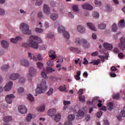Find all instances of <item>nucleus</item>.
Returning <instances> with one entry per match:
<instances>
[{
    "label": "nucleus",
    "mask_w": 125,
    "mask_h": 125,
    "mask_svg": "<svg viewBox=\"0 0 125 125\" xmlns=\"http://www.w3.org/2000/svg\"><path fill=\"white\" fill-rule=\"evenodd\" d=\"M42 42V41L40 38L32 35L29 37L28 43H23L22 46L23 47H32L35 49H38L39 48V43Z\"/></svg>",
    "instance_id": "obj_1"
},
{
    "label": "nucleus",
    "mask_w": 125,
    "mask_h": 125,
    "mask_svg": "<svg viewBox=\"0 0 125 125\" xmlns=\"http://www.w3.org/2000/svg\"><path fill=\"white\" fill-rule=\"evenodd\" d=\"M45 89H46V82L45 81L43 80L40 84L37 85L36 92L38 94H41V93H42L43 91L45 90Z\"/></svg>",
    "instance_id": "obj_2"
},
{
    "label": "nucleus",
    "mask_w": 125,
    "mask_h": 125,
    "mask_svg": "<svg viewBox=\"0 0 125 125\" xmlns=\"http://www.w3.org/2000/svg\"><path fill=\"white\" fill-rule=\"evenodd\" d=\"M75 42L77 45H80L82 43L84 48H89L90 46L89 43L87 42L86 40L84 39L81 40L80 38H77L76 39Z\"/></svg>",
    "instance_id": "obj_3"
},
{
    "label": "nucleus",
    "mask_w": 125,
    "mask_h": 125,
    "mask_svg": "<svg viewBox=\"0 0 125 125\" xmlns=\"http://www.w3.org/2000/svg\"><path fill=\"white\" fill-rule=\"evenodd\" d=\"M29 25L25 23H22L21 24L20 29L22 31L23 34H24L25 35H30V34H31V30L29 29Z\"/></svg>",
    "instance_id": "obj_4"
},
{
    "label": "nucleus",
    "mask_w": 125,
    "mask_h": 125,
    "mask_svg": "<svg viewBox=\"0 0 125 125\" xmlns=\"http://www.w3.org/2000/svg\"><path fill=\"white\" fill-rule=\"evenodd\" d=\"M58 32L60 34L63 33V35L64 37L67 40L70 39V34L69 32L67 31H65V27H63V26L61 25L58 28Z\"/></svg>",
    "instance_id": "obj_5"
},
{
    "label": "nucleus",
    "mask_w": 125,
    "mask_h": 125,
    "mask_svg": "<svg viewBox=\"0 0 125 125\" xmlns=\"http://www.w3.org/2000/svg\"><path fill=\"white\" fill-rule=\"evenodd\" d=\"M29 74L27 75L28 78H29L30 81H32V77L35 76L37 74V70L33 67H31L29 70Z\"/></svg>",
    "instance_id": "obj_6"
},
{
    "label": "nucleus",
    "mask_w": 125,
    "mask_h": 125,
    "mask_svg": "<svg viewBox=\"0 0 125 125\" xmlns=\"http://www.w3.org/2000/svg\"><path fill=\"white\" fill-rule=\"evenodd\" d=\"M125 40L124 38H121L120 39V43H119V47L122 49L123 51L125 52Z\"/></svg>",
    "instance_id": "obj_7"
},
{
    "label": "nucleus",
    "mask_w": 125,
    "mask_h": 125,
    "mask_svg": "<svg viewBox=\"0 0 125 125\" xmlns=\"http://www.w3.org/2000/svg\"><path fill=\"white\" fill-rule=\"evenodd\" d=\"M19 111L21 114H26L28 110L25 105H20L18 107Z\"/></svg>",
    "instance_id": "obj_8"
},
{
    "label": "nucleus",
    "mask_w": 125,
    "mask_h": 125,
    "mask_svg": "<svg viewBox=\"0 0 125 125\" xmlns=\"http://www.w3.org/2000/svg\"><path fill=\"white\" fill-rule=\"evenodd\" d=\"M20 64L21 66H23V67H29L30 66L29 61L25 59H23L21 61Z\"/></svg>",
    "instance_id": "obj_9"
},
{
    "label": "nucleus",
    "mask_w": 125,
    "mask_h": 125,
    "mask_svg": "<svg viewBox=\"0 0 125 125\" xmlns=\"http://www.w3.org/2000/svg\"><path fill=\"white\" fill-rule=\"evenodd\" d=\"M14 98V95L13 94H9L7 95L6 97L5 98L6 101L9 104H11L12 103V100Z\"/></svg>",
    "instance_id": "obj_10"
},
{
    "label": "nucleus",
    "mask_w": 125,
    "mask_h": 125,
    "mask_svg": "<svg viewBox=\"0 0 125 125\" xmlns=\"http://www.w3.org/2000/svg\"><path fill=\"white\" fill-rule=\"evenodd\" d=\"M43 12L47 15H49L50 14V7L46 4H44L43 7Z\"/></svg>",
    "instance_id": "obj_11"
},
{
    "label": "nucleus",
    "mask_w": 125,
    "mask_h": 125,
    "mask_svg": "<svg viewBox=\"0 0 125 125\" xmlns=\"http://www.w3.org/2000/svg\"><path fill=\"white\" fill-rule=\"evenodd\" d=\"M12 85H13V83L12 82H8L4 88L5 91H9L12 88Z\"/></svg>",
    "instance_id": "obj_12"
},
{
    "label": "nucleus",
    "mask_w": 125,
    "mask_h": 125,
    "mask_svg": "<svg viewBox=\"0 0 125 125\" xmlns=\"http://www.w3.org/2000/svg\"><path fill=\"white\" fill-rule=\"evenodd\" d=\"M82 7L83 8V9H87V10H92V9H93V7L88 3L82 4Z\"/></svg>",
    "instance_id": "obj_13"
},
{
    "label": "nucleus",
    "mask_w": 125,
    "mask_h": 125,
    "mask_svg": "<svg viewBox=\"0 0 125 125\" xmlns=\"http://www.w3.org/2000/svg\"><path fill=\"white\" fill-rule=\"evenodd\" d=\"M49 57L51 58V60H53V59H56V56L55 55V51L50 50L49 52Z\"/></svg>",
    "instance_id": "obj_14"
},
{
    "label": "nucleus",
    "mask_w": 125,
    "mask_h": 125,
    "mask_svg": "<svg viewBox=\"0 0 125 125\" xmlns=\"http://www.w3.org/2000/svg\"><path fill=\"white\" fill-rule=\"evenodd\" d=\"M20 77V76L19 74L16 73V74H12L10 76V79L11 80H12V81H16V80H17L18 78Z\"/></svg>",
    "instance_id": "obj_15"
},
{
    "label": "nucleus",
    "mask_w": 125,
    "mask_h": 125,
    "mask_svg": "<svg viewBox=\"0 0 125 125\" xmlns=\"http://www.w3.org/2000/svg\"><path fill=\"white\" fill-rule=\"evenodd\" d=\"M104 47L107 50H112L113 49V45L108 43H104Z\"/></svg>",
    "instance_id": "obj_16"
},
{
    "label": "nucleus",
    "mask_w": 125,
    "mask_h": 125,
    "mask_svg": "<svg viewBox=\"0 0 125 125\" xmlns=\"http://www.w3.org/2000/svg\"><path fill=\"white\" fill-rule=\"evenodd\" d=\"M55 113H56V110L54 108L50 109L48 111V115L50 117H53L55 115Z\"/></svg>",
    "instance_id": "obj_17"
},
{
    "label": "nucleus",
    "mask_w": 125,
    "mask_h": 125,
    "mask_svg": "<svg viewBox=\"0 0 125 125\" xmlns=\"http://www.w3.org/2000/svg\"><path fill=\"white\" fill-rule=\"evenodd\" d=\"M1 46L3 47V48H8V46H9V43L8 42L5 40H2L1 42Z\"/></svg>",
    "instance_id": "obj_18"
},
{
    "label": "nucleus",
    "mask_w": 125,
    "mask_h": 125,
    "mask_svg": "<svg viewBox=\"0 0 125 125\" xmlns=\"http://www.w3.org/2000/svg\"><path fill=\"white\" fill-rule=\"evenodd\" d=\"M77 30L79 33L83 34L85 32V29L82 25H79L77 27Z\"/></svg>",
    "instance_id": "obj_19"
},
{
    "label": "nucleus",
    "mask_w": 125,
    "mask_h": 125,
    "mask_svg": "<svg viewBox=\"0 0 125 125\" xmlns=\"http://www.w3.org/2000/svg\"><path fill=\"white\" fill-rule=\"evenodd\" d=\"M87 26L89 29H91L92 31H96V27L94 26V24L92 23L88 22L87 23Z\"/></svg>",
    "instance_id": "obj_20"
},
{
    "label": "nucleus",
    "mask_w": 125,
    "mask_h": 125,
    "mask_svg": "<svg viewBox=\"0 0 125 125\" xmlns=\"http://www.w3.org/2000/svg\"><path fill=\"white\" fill-rule=\"evenodd\" d=\"M21 38L20 36L16 37L15 39H11V42H13V43H17V42L18 41H20L21 40Z\"/></svg>",
    "instance_id": "obj_21"
},
{
    "label": "nucleus",
    "mask_w": 125,
    "mask_h": 125,
    "mask_svg": "<svg viewBox=\"0 0 125 125\" xmlns=\"http://www.w3.org/2000/svg\"><path fill=\"white\" fill-rule=\"evenodd\" d=\"M70 49L71 51H72V52H75V53H79V52H81V50L78 48L71 47Z\"/></svg>",
    "instance_id": "obj_22"
},
{
    "label": "nucleus",
    "mask_w": 125,
    "mask_h": 125,
    "mask_svg": "<svg viewBox=\"0 0 125 125\" xmlns=\"http://www.w3.org/2000/svg\"><path fill=\"white\" fill-rule=\"evenodd\" d=\"M118 26L120 28H125V21L124 20H121L118 23Z\"/></svg>",
    "instance_id": "obj_23"
},
{
    "label": "nucleus",
    "mask_w": 125,
    "mask_h": 125,
    "mask_svg": "<svg viewBox=\"0 0 125 125\" xmlns=\"http://www.w3.org/2000/svg\"><path fill=\"white\" fill-rule=\"evenodd\" d=\"M3 122L5 123L8 122H11L12 121V117L11 116H5L3 119Z\"/></svg>",
    "instance_id": "obj_24"
},
{
    "label": "nucleus",
    "mask_w": 125,
    "mask_h": 125,
    "mask_svg": "<svg viewBox=\"0 0 125 125\" xmlns=\"http://www.w3.org/2000/svg\"><path fill=\"white\" fill-rule=\"evenodd\" d=\"M77 117H83L84 116V111L83 110H79L77 114Z\"/></svg>",
    "instance_id": "obj_25"
},
{
    "label": "nucleus",
    "mask_w": 125,
    "mask_h": 125,
    "mask_svg": "<svg viewBox=\"0 0 125 125\" xmlns=\"http://www.w3.org/2000/svg\"><path fill=\"white\" fill-rule=\"evenodd\" d=\"M58 89L60 91H65V92H66L67 87H66V85H64V86H60Z\"/></svg>",
    "instance_id": "obj_26"
},
{
    "label": "nucleus",
    "mask_w": 125,
    "mask_h": 125,
    "mask_svg": "<svg viewBox=\"0 0 125 125\" xmlns=\"http://www.w3.org/2000/svg\"><path fill=\"white\" fill-rule=\"evenodd\" d=\"M99 29L101 30H104L106 29V24L104 23H101L98 25Z\"/></svg>",
    "instance_id": "obj_27"
},
{
    "label": "nucleus",
    "mask_w": 125,
    "mask_h": 125,
    "mask_svg": "<svg viewBox=\"0 0 125 125\" xmlns=\"http://www.w3.org/2000/svg\"><path fill=\"white\" fill-rule=\"evenodd\" d=\"M38 111L39 112H43L45 110V105H42L37 108Z\"/></svg>",
    "instance_id": "obj_28"
},
{
    "label": "nucleus",
    "mask_w": 125,
    "mask_h": 125,
    "mask_svg": "<svg viewBox=\"0 0 125 125\" xmlns=\"http://www.w3.org/2000/svg\"><path fill=\"white\" fill-rule=\"evenodd\" d=\"M28 57L31 60H33L34 61H37V58L35 56H33L31 53H28Z\"/></svg>",
    "instance_id": "obj_29"
},
{
    "label": "nucleus",
    "mask_w": 125,
    "mask_h": 125,
    "mask_svg": "<svg viewBox=\"0 0 125 125\" xmlns=\"http://www.w3.org/2000/svg\"><path fill=\"white\" fill-rule=\"evenodd\" d=\"M8 69H9V65L7 64L3 65L1 67L2 71H7V70H8Z\"/></svg>",
    "instance_id": "obj_30"
},
{
    "label": "nucleus",
    "mask_w": 125,
    "mask_h": 125,
    "mask_svg": "<svg viewBox=\"0 0 125 125\" xmlns=\"http://www.w3.org/2000/svg\"><path fill=\"white\" fill-rule=\"evenodd\" d=\"M107 107H108V110L109 111H112L114 107V104H113V103H109L107 104Z\"/></svg>",
    "instance_id": "obj_31"
},
{
    "label": "nucleus",
    "mask_w": 125,
    "mask_h": 125,
    "mask_svg": "<svg viewBox=\"0 0 125 125\" xmlns=\"http://www.w3.org/2000/svg\"><path fill=\"white\" fill-rule=\"evenodd\" d=\"M61 120V115L60 114H58L55 116V121L56 122H59Z\"/></svg>",
    "instance_id": "obj_32"
},
{
    "label": "nucleus",
    "mask_w": 125,
    "mask_h": 125,
    "mask_svg": "<svg viewBox=\"0 0 125 125\" xmlns=\"http://www.w3.org/2000/svg\"><path fill=\"white\" fill-rule=\"evenodd\" d=\"M27 98L30 102H33L34 100H35L34 97L31 94L28 95Z\"/></svg>",
    "instance_id": "obj_33"
},
{
    "label": "nucleus",
    "mask_w": 125,
    "mask_h": 125,
    "mask_svg": "<svg viewBox=\"0 0 125 125\" xmlns=\"http://www.w3.org/2000/svg\"><path fill=\"white\" fill-rule=\"evenodd\" d=\"M50 17L52 20H56L57 18H58V15L56 14H52Z\"/></svg>",
    "instance_id": "obj_34"
},
{
    "label": "nucleus",
    "mask_w": 125,
    "mask_h": 125,
    "mask_svg": "<svg viewBox=\"0 0 125 125\" xmlns=\"http://www.w3.org/2000/svg\"><path fill=\"white\" fill-rule=\"evenodd\" d=\"M79 100L81 102H85V97L83 95H79Z\"/></svg>",
    "instance_id": "obj_35"
},
{
    "label": "nucleus",
    "mask_w": 125,
    "mask_h": 125,
    "mask_svg": "<svg viewBox=\"0 0 125 125\" xmlns=\"http://www.w3.org/2000/svg\"><path fill=\"white\" fill-rule=\"evenodd\" d=\"M47 72L49 73H52V72H55V69L54 68L49 67L46 68Z\"/></svg>",
    "instance_id": "obj_36"
},
{
    "label": "nucleus",
    "mask_w": 125,
    "mask_h": 125,
    "mask_svg": "<svg viewBox=\"0 0 125 125\" xmlns=\"http://www.w3.org/2000/svg\"><path fill=\"white\" fill-rule=\"evenodd\" d=\"M32 118L33 116L32 115V114L29 113L27 116L26 121L27 122H31V120H32Z\"/></svg>",
    "instance_id": "obj_37"
},
{
    "label": "nucleus",
    "mask_w": 125,
    "mask_h": 125,
    "mask_svg": "<svg viewBox=\"0 0 125 125\" xmlns=\"http://www.w3.org/2000/svg\"><path fill=\"white\" fill-rule=\"evenodd\" d=\"M111 29H112V31L113 32H116L117 31V30H118V28L117 27V25L116 24L114 23L112 25Z\"/></svg>",
    "instance_id": "obj_38"
},
{
    "label": "nucleus",
    "mask_w": 125,
    "mask_h": 125,
    "mask_svg": "<svg viewBox=\"0 0 125 125\" xmlns=\"http://www.w3.org/2000/svg\"><path fill=\"white\" fill-rule=\"evenodd\" d=\"M92 16L95 18H99V13H97V12H94L92 14Z\"/></svg>",
    "instance_id": "obj_39"
},
{
    "label": "nucleus",
    "mask_w": 125,
    "mask_h": 125,
    "mask_svg": "<svg viewBox=\"0 0 125 125\" xmlns=\"http://www.w3.org/2000/svg\"><path fill=\"white\" fill-rule=\"evenodd\" d=\"M72 9L75 12H78L79 11V7L78 5H74L72 6Z\"/></svg>",
    "instance_id": "obj_40"
},
{
    "label": "nucleus",
    "mask_w": 125,
    "mask_h": 125,
    "mask_svg": "<svg viewBox=\"0 0 125 125\" xmlns=\"http://www.w3.org/2000/svg\"><path fill=\"white\" fill-rule=\"evenodd\" d=\"M37 67L38 68H39V69H42V67H43V63L41 62H38L37 63Z\"/></svg>",
    "instance_id": "obj_41"
},
{
    "label": "nucleus",
    "mask_w": 125,
    "mask_h": 125,
    "mask_svg": "<svg viewBox=\"0 0 125 125\" xmlns=\"http://www.w3.org/2000/svg\"><path fill=\"white\" fill-rule=\"evenodd\" d=\"M68 119L69 120V121H70L71 122H72V121L75 120V115H69L68 117Z\"/></svg>",
    "instance_id": "obj_42"
},
{
    "label": "nucleus",
    "mask_w": 125,
    "mask_h": 125,
    "mask_svg": "<svg viewBox=\"0 0 125 125\" xmlns=\"http://www.w3.org/2000/svg\"><path fill=\"white\" fill-rule=\"evenodd\" d=\"M47 64L48 67H52L54 65V63H53V62L49 61L48 62H47Z\"/></svg>",
    "instance_id": "obj_43"
},
{
    "label": "nucleus",
    "mask_w": 125,
    "mask_h": 125,
    "mask_svg": "<svg viewBox=\"0 0 125 125\" xmlns=\"http://www.w3.org/2000/svg\"><path fill=\"white\" fill-rule=\"evenodd\" d=\"M113 99H116V100H118L119 98H120V95L119 94H115L113 96Z\"/></svg>",
    "instance_id": "obj_44"
},
{
    "label": "nucleus",
    "mask_w": 125,
    "mask_h": 125,
    "mask_svg": "<svg viewBox=\"0 0 125 125\" xmlns=\"http://www.w3.org/2000/svg\"><path fill=\"white\" fill-rule=\"evenodd\" d=\"M53 37H54V34L52 33H49L47 35V38L48 39H52Z\"/></svg>",
    "instance_id": "obj_45"
},
{
    "label": "nucleus",
    "mask_w": 125,
    "mask_h": 125,
    "mask_svg": "<svg viewBox=\"0 0 125 125\" xmlns=\"http://www.w3.org/2000/svg\"><path fill=\"white\" fill-rule=\"evenodd\" d=\"M53 93V88H50L48 91L47 92V95H51Z\"/></svg>",
    "instance_id": "obj_46"
},
{
    "label": "nucleus",
    "mask_w": 125,
    "mask_h": 125,
    "mask_svg": "<svg viewBox=\"0 0 125 125\" xmlns=\"http://www.w3.org/2000/svg\"><path fill=\"white\" fill-rule=\"evenodd\" d=\"M41 75L44 79H47V75L44 71L42 72Z\"/></svg>",
    "instance_id": "obj_47"
},
{
    "label": "nucleus",
    "mask_w": 125,
    "mask_h": 125,
    "mask_svg": "<svg viewBox=\"0 0 125 125\" xmlns=\"http://www.w3.org/2000/svg\"><path fill=\"white\" fill-rule=\"evenodd\" d=\"M35 31L36 33H42V32H43V29L42 28H36L35 29Z\"/></svg>",
    "instance_id": "obj_48"
},
{
    "label": "nucleus",
    "mask_w": 125,
    "mask_h": 125,
    "mask_svg": "<svg viewBox=\"0 0 125 125\" xmlns=\"http://www.w3.org/2000/svg\"><path fill=\"white\" fill-rule=\"evenodd\" d=\"M42 3V0H37L35 3L36 5L40 6Z\"/></svg>",
    "instance_id": "obj_49"
},
{
    "label": "nucleus",
    "mask_w": 125,
    "mask_h": 125,
    "mask_svg": "<svg viewBox=\"0 0 125 125\" xmlns=\"http://www.w3.org/2000/svg\"><path fill=\"white\" fill-rule=\"evenodd\" d=\"M118 57L120 58V59H123V58L125 57V55H124V53L122 52L119 53L118 54Z\"/></svg>",
    "instance_id": "obj_50"
},
{
    "label": "nucleus",
    "mask_w": 125,
    "mask_h": 125,
    "mask_svg": "<svg viewBox=\"0 0 125 125\" xmlns=\"http://www.w3.org/2000/svg\"><path fill=\"white\" fill-rule=\"evenodd\" d=\"M94 3H95V4H96V5H98V6H100V5H101V4H102L101 2H100L97 0H96L94 1Z\"/></svg>",
    "instance_id": "obj_51"
},
{
    "label": "nucleus",
    "mask_w": 125,
    "mask_h": 125,
    "mask_svg": "<svg viewBox=\"0 0 125 125\" xmlns=\"http://www.w3.org/2000/svg\"><path fill=\"white\" fill-rule=\"evenodd\" d=\"M18 91L20 94L23 93V92H24V88L22 87H20L18 88Z\"/></svg>",
    "instance_id": "obj_52"
},
{
    "label": "nucleus",
    "mask_w": 125,
    "mask_h": 125,
    "mask_svg": "<svg viewBox=\"0 0 125 125\" xmlns=\"http://www.w3.org/2000/svg\"><path fill=\"white\" fill-rule=\"evenodd\" d=\"M120 116L121 117H122V118H124L125 117V110H122L121 111L120 113Z\"/></svg>",
    "instance_id": "obj_53"
},
{
    "label": "nucleus",
    "mask_w": 125,
    "mask_h": 125,
    "mask_svg": "<svg viewBox=\"0 0 125 125\" xmlns=\"http://www.w3.org/2000/svg\"><path fill=\"white\" fill-rule=\"evenodd\" d=\"M101 61L100 59H98L97 60H95L94 61V65H99V64H100Z\"/></svg>",
    "instance_id": "obj_54"
},
{
    "label": "nucleus",
    "mask_w": 125,
    "mask_h": 125,
    "mask_svg": "<svg viewBox=\"0 0 125 125\" xmlns=\"http://www.w3.org/2000/svg\"><path fill=\"white\" fill-rule=\"evenodd\" d=\"M102 114H103V112H102V111H100L98 112L97 113V118H101V116H102Z\"/></svg>",
    "instance_id": "obj_55"
},
{
    "label": "nucleus",
    "mask_w": 125,
    "mask_h": 125,
    "mask_svg": "<svg viewBox=\"0 0 125 125\" xmlns=\"http://www.w3.org/2000/svg\"><path fill=\"white\" fill-rule=\"evenodd\" d=\"M68 16L70 18H74L75 17V16H74V13L72 12H70L68 13Z\"/></svg>",
    "instance_id": "obj_56"
},
{
    "label": "nucleus",
    "mask_w": 125,
    "mask_h": 125,
    "mask_svg": "<svg viewBox=\"0 0 125 125\" xmlns=\"http://www.w3.org/2000/svg\"><path fill=\"white\" fill-rule=\"evenodd\" d=\"M20 83H25V78H24L23 77H21L20 78Z\"/></svg>",
    "instance_id": "obj_57"
},
{
    "label": "nucleus",
    "mask_w": 125,
    "mask_h": 125,
    "mask_svg": "<svg viewBox=\"0 0 125 125\" xmlns=\"http://www.w3.org/2000/svg\"><path fill=\"white\" fill-rule=\"evenodd\" d=\"M110 70L111 71H112V72H116V71H117L118 69H117L116 67L113 66L110 68Z\"/></svg>",
    "instance_id": "obj_58"
},
{
    "label": "nucleus",
    "mask_w": 125,
    "mask_h": 125,
    "mask_svg": "<svg viewBox=\"0 0 125 125\" xmlns=\"http://www.w3.org/2000/svg\"><path fill=\"white\" fill-rule=\"evenodd\" d=\"M72 121H66L64 123V125H72Z\"/></svg>",
    "instance_id": "obj_59"
},
{
    "label": "nucleus",
    "mask_w": 125,
    "mask_h": 125,
    "mask_svg": "<svg viewBox=\"0 0 125 125\" xmlns=\"http://www.w3.org/2000/svg\"><path fill=\"white\" fill-rule=\"evenodd\" d=\"M78 94L80 95H82V94H83V89H80L78 91Z\"/></svg>",
    "instance_id": "obj_60"
},
{
    "label": "nucleus",
    "mask_w": 125,
    "mask_h": 125,
    "mask_svg": "<svg viewBox=\"0 0 125 125\" xmlns=\"http://www.w3.org/2000/svg\"><path fill=\"white\" fill-rule=\"evenodd\" d=\"M43 16V15L42 14V12H40L38 14V18H42Z\"/></svg>",
    "instance_id": "obj_61"
},
{
    "label": "nucleus",
    "mask_w": 125,
    "mask_h": 125,
    "mask_svg": "<svg viewBox=\"0 0 125 125\" xmlns=\"http://www.w3.org/2000/svg\"><path fill=\"white\" fill-rule=\"evenodd\" d=\"M37 58L39 61H42V55L40 54L38 55Z\"/></svg>",
    "instance_id": "obj_62"
},
{
    "label": "nucleus",
    "mask_w": 125,
    "mask_h": 125,
    "mask_svg": "<svg viewBox=\"0 0 125 125\" xmlns=\"http://www.w3.org/2000/svg\"><path fill=\"white\" fill-rule=\"evenodd\" d=\"M70 104H71V102L70 101H64L63 102L64 105H70Z\"/></svg>",
    "instance_id": "obj_63"
},
{
    "label": "nucleus",
    "mask_w": 125,
    "mask_h": 125,
    "mask_svg": "<svg viewBox=\"0 0 125 125\" xmlns=\"http://www.w3.org/2000/svg\"><path fill=\"white\" fill-rule=\"evenodd\" d=\"M104 125H109V121L107 120L104 121Z\"/></svg>",
    "instance_id": "obj_64"
}]
</instances>
